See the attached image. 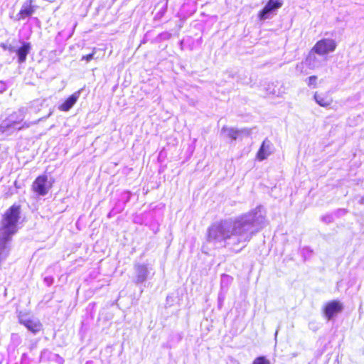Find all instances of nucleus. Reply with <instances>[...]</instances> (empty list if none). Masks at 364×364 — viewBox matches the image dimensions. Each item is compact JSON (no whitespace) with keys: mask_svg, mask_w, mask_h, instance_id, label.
Segmentation results:
<instances>
[{"mask_svg":"<svg viewBox=\"0 0 364 364\" xmlns=\"http://www.w3.org/2000/svg\"><path fill=\"white\" fill-rule=\"evenodd\" d=\"M32 0H29L28 4L23 5L18 14V20L24 19L33 14L35 9L34 6L32 5Z\"/></svg>","mask_w":364,"mask_h":364,"instance_id":"9d476101","label":"nucleus"},{"mask_svg":"<svg viewBox=\"0 0 364 364\" xmlns=\"http://www.w3.org/2000/svg\"><path fill=\"white\" fill-rule=\"evenodd\" d=\"M343 308V304L341 301L334 299L324 304L322 307V313L323 316L330 321L341 314Z\"/></svg>","mask_w":364,"mask_h":364,"instance_id":"20e7f679","label":"nucleus"},{"mask_svg":"<svg viewBox=\"0 0 364 364\" xmlns=\"http://www.w3.org/2000/svg\"><path fill=\"white\" fill-rule=\"evenodd\" d=\"M31 45L29 42H23L21 47L16 50L18 56V61L22 63L26 61L27 55L30 52Z\"/></svg>","mask_w":364,"mask_h":364,"instance_id":"1a4fd4ad","label":"nucleus"},{"mask_svg":"<svg viewBox=\"0 0 364 364\" xmlns=\"http://www.w3.org/2000/svg\"><path fill=\"white\" fill-rule=\"evenodd\" d=\"M283 5L282 0H269L264 7L258 13L259 20L268 18V14L280 9Z\"/></svg>","mask_w":364,"mask_h":364,"instance_id":"39448f33","label":"nucleus"},{"mask_svg":"<svg viewBox=\"0 0 364 364\" xmlns=\"http://www.w3.org/2000/svg\"><path fill=\"white\" fill-rule=\"evenodd\" d=\"M21 324L23 325L29 331L36 334L43 331V324L39 320L19 319Z\"/></svg>","mask_w":364,"mask_h":364,"instance_id":"423d86ee","label":"nucleus"},{"mask_svg":"<svg viewBox=\"0 0 364 364\" xmlns=\"http://www.w3.org/2000/svg\"><path fill=\"white\" fill-rule=\"evenodd\" d=\"M252 364H270V363L264 356H259L254 360Z\"/></svg>","mask_w":364,"mask_h":364,"instance_id":"2eb2a0df","label":"nucleus"},{"mask_svg":"<svg viewBox=\"0 0 364 364\" xmlns=\"http://www.w3.org/2000/svg\"><path fill=\"white\" fill-rule=\"evenodd\" d=\"M21 206L14 203L2 214L0 222V263L9 255V243L18 230Z\"/></svg>","mask_w":364,"mask_h":364,"instance_id":"f257e3e1","label":"nucleus"},{"mask_svg":"<svg viewBox=\"0 0 364 364\" xmlns=\"http://www.w3.org/2000/svg\"><path fill=\"white\" fill-rule=\"evenodd\" d=\"M53 187V181L48 179L46 174L38 176L33 181L31 190L37 196H43L47 195Z\"/></svg>","mask_w":364,"mask_h":364,"instance_id":"f03ea898","label":"nucleus"},{"mask_svg":"<svg viewBox=\"0 0 364 364\" xmlns=\"http://www.w3.org/2000/svg\"><path fill=\"white\" fill-rule=\"evenodd\" d=\"M271 154L270 147L269 143L266 140L263 141L257 153V159L259 161H263L267 158V156Z\"/></svg>","mask_w":364,"mask_h":364,"instance_id":"9b49d317","label":"nucleus"},{"mask_svg":"<svg viewBox=\"0 0 364 364\" xmlns=\"http://www.w3.org/2000/svg\"><path fill=\"white\" fill-rule=\"evenodd\" d=\"M96 53L95 51V48L93 49V51L90 53V54H87V55H83L82 57V60H86L87 62H89L90 61L92 58H93V56L95 55V53Z\"/></svg>","mask_w":364,"mask_h":364,"instance_id":"dca6fc26","label":"nucleus"},{"mask_svg":"<svg viewBox=\"0 0 364 364\" xmlns=\"http://www.w3.org/2000/svg\"><path fill=\"white\" fill-rule=\"evenodd\" d=\"M316 102L323 107H329L333 103V97L329 92H316L314 95Z\"/></svg>","mask_w":364,"mask_h":364,"instance_id":"6e6552de","label":"nucleus"},{"mask_svg":"<svg viewBox=\"0 0 364 364\" xmlns=\"http://www.w3.org/2000/svg\"><path fill=\"white\" fill-rule=\"evenodd\" d=\"M240 134V131L234 129H229L228 130V136L231 139H237Z\"/></svg>","mask_w":364,"mask_h":364,"instance_id":"4468645a","label":"nucleus"},{"mask_svg":"<svg viewBox=\"0 0 364 364\" xmlns=\"http://www.w3.org/2000/svg\"><path fill=\"white\" fill-rule=\"evenodd\" d=\"M306 83L309 87H316L318 85V77L316 75L309 76L306 80Z\"/></svg>","mask_w":364,"mask_h":364,"instance_id":"ddd939ff","label":"nucleus"},{"mask_svg":"<svg viewBox=\"0 0 364 364\" xmlns=\"http://www.w3.org/2000/svg\"><path fill=\"white\" fill-rule=\"evenodd\" d=\"M336 47L337 43L334 39L322 38L314 44L310 53H314L318 55L323 56L333 52Z\"/></svg>","mask_w":364,"mask_h":364,"instance_id":"7ed1b4c3","label":"nucleus"},{"mask_svg":"<svg viewBox=\"0 0 364 364\" xmlns=\"http://www.w3.org/2000/svg\"><path fill=\"white\" fill-rule=\"evenodd\" d=\"M252 223H253V222L249 221V220H244V221L239 220V221L235 222L234 229H233L234 231L235 232L234 234H235V233L240 234V232L239 230L242 228H243L244 226L247 225H252Z\"/></svg>","mask_w":364,"mask_h":364,"instance_id":"f8f14e48","label":"nucleus"},{"mask_svg":"<svg viewBox=\"0 0 364 364\" xmlns=\"http://www.w3.org/2000/svg\"><path fill=\"white\" fill-rule=\"evenodd\" d=\"M80 95V90H78L72 95H70L68 97H67L63 102H62L58 106V109L62 112H68L69 111L74 105L77 102Z\"/></svg>","mask_w":364,"mask_h":364,"instance_id":"0eeeda50","label":"nucleus"},{"mask_svg":"<svg viewBox=\"0 0 364 364\" xmlns=\"http://www.w3.org/2000/svg\"><path fill=\"white\" fill-rule=\"evenodd\" d=\"M15 124H16V122H13L9 124H6V126H1L0 129L1 132H4V131H6V129L14 127L15 125Z\"/></svg>","mask_w":364,"mask_h":364,"instance_id":"f3484780","label":"nucleus"},{"mask_svg":"<svg viewBox=\"0 0 364 364\" xmlns=\"http://www.w3.org/2000/svg\"><path fill=\"white\" fill-rule=\"evenodd\" d=\"M223 227H221V226H220V227L217 228V231H218V232H223Z\"/></svg>","mask_w":364,"mask_h":364,"instance_id":"a211bd4d","label":"nucleus"}]
</instances>
